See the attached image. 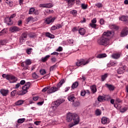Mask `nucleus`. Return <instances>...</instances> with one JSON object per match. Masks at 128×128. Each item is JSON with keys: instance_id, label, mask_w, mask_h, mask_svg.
Returning a JSON list of instances; mask_svg holds the SVG:
<instances>
[{"instance_id": "obj_6", "label": "nucleus", "mask_w": 128, "mask_h": 128, "mask_svg": "<svg viewBox=\"0 0 128 128\" xmlns=\"http://www.w3.org/2000/svg\"><path fill=\"white\" fill-rule=\"evenodd\" d=\"M90 59L88 60H84L82 59L80 60H78L76 62V64L78 66H86V64H88L90 63Z\"/></svg>"}, {"instance_id": "obj_25", "label": "nucleus", "mask_w": 128, "mask_h": 128, "mask_svg": "<svg viewBox=\"0 0 128 128\" xmlns=\"http://www.w3.org/2000/svg\"><path fill=\"white\" fill-rule=\"evenodd\" d=\"M109 90H114V86L112 84H106Z\"/></svg>"}, {"instance_id": "obj_4", "label": "nucleus", "mask_w": 128, "mask_h": 128, "mask_svg": "<svg viewBox=\"0 0 128 128\" xmlns=\"http://www.w3.org/2000/svg\"><path fill=\"white\" fill-rule=\"evenodd\" d=\"M97 42L100 46H106L110 44V40L103 36L98 40Z\"/></svg>"}, {"instance_id": "obj_3", "label": "nucleus", "mask_w": 128, "mask_h": 128, "mask_svg": "<svg viewBox=\"0 0 128 128\" xmlns=\"http://www.w3.org/2000/svg\"><path fill=\"white\" fill-rule=\"evenodd\" d=\"M2 76L3 78H6L8 80L10 84H14V82H18V78L12 74H3Z\"/></svg>"}, {"instance_id": "obj_64", "label": "nucleus", "mask_w": 128, "mask_h": 128, "mask_svg": "<svg viewBox=\"0 0 128 128\" xmlns=\"http://www.w3.org/2000/svg\"><path fill=\"white\" fill-rule=\"evenodd\" d=\"M68 42L69 44H74V40L72 39L69 40Z\"/></svg>"}, {"instance_id": "obj_31", "label": "nucleus", "mask_w": 128, "mask_h": 128, "mask_svg": "<svg viewBox=\"0 0 128 128\" xmlns=\"http://www.w3.org/2000/svg\"><path fill=\"white\" fill-rule=\"evenodd\" d=\"M95 114L96 116H100V114H102V110L100 109H96L95 110Z\"/></svg>"}, {"instance_id": "obj_2", "label": "nucleus", "mask_w": 128, "mask_h": 128, "mask_svg": "<svg viewBox=\"0 0 128 128\" xmlns=\"http://www.w3.org/2000/svg\"><path fill=\"white\" fill-rule=\"evenodd\" d=\"M66 82L64 79H62L60 82L56 84V87L52 86L49 90H48V94H52L58 92L60 90V86Z\"/></svg>"}, {"instance_id": "obj_27", "label": "nucleus", "mask_w": 128, "mask_h": 128, "mask_svg": "<svg viewBox=\"0 0 128 128\" xmlns=\"http://www.w3.org/2000/svg\"><path fill=\"white\" fill-rule=\"evenodd\" d=\"M46 36L48 38H54V36L52 34H51L50 32H46Z\"/></svg>"}, {"instance_id": "obj_45", "label": "nucleus", "mask_w": 128, "mask_h": 128, "mask_svg": "<svg viewBox=\"0 0 128 128\" xmlns=\"http://www.w3.org/2000/svg\"><path fill=\"white\" fill-rule=\"evenodd\" d=\"M40 72L42 76H44V74H46V70H44V69L40 70Z\"/></svg>"}, {"instance_id": "obj_46", "label": "nucleus", "mask_w": 128, "mask_h": 128, "mask_svg": "<svg viewBox=\"0 0 128 128\" xmlns=\"http://www.w3.org/2000/svg\"><path fill=\"white\" fill-rule=\"evenodd\" d=\"M81 8H82V10H86L88 8V4H81Z\"/></svg>"}, {"instance_id": "obj_13", "label": "nucleus", "mask_w": 128, "mask_h": 128, "mask_svg": "<svg viewBox=\"0 0 128 128\" xmlns=\"http://www.w3.org/2000/svg\"><path fill=\"white\" fill-rule=\"evenodd\" d=\"M0 93L3 96H6L8 94V90H6L4 88L1 89L0 90Z\"/></svg>"}, {"instance_id": "obj_51", "label": "nucleus", "mask_w": 128, "mask_h": 128, "mask_svg": "<svg viewBox=\"0 0 128 128\" xmlns=\"http://www.w3.org/2000/svg\"><path fill=\"white\" fill-rule=\"evenodd\" d=\"M34 12V8H30L28 12L29 14H32Z\"/></svg>"}, {"instance_id": "obj_50", "label": "nucleus", "mask_w": 128, "mask_h": 128, "mask_svg": "<svg viewBox=\"0 0 128 128\" xmlns=\"http://www.w3.org/2000/svg\"><path fill=\"white\" fill-rule=\"evenodd\" d=\"M51 108H52L53 112H56V109L58 108V107L53 104L52 106H51Z\"/></svg>"}, {"instance_id": "obj_35", "label": "nucleus", "mask_w": 128, "mask_h": 128, "mask_svg": "<svg viewBox=\"0 0 128 128\" xmlns=\"http://www.w3.org/2000/svg\"><path fill=\"white\" fill-rule=\"evenodd\" d=\"M109 28H111V30H117L118 28V26H116L115 24L110 25Z\"/></svg>"}, {"instance_id": "obj_49", "label": "nucleus", "mask_w": 128, "mask_h": 128, "mask_svg": "<svg viewBox=\"0 0 128 128\" xmlns=\"http://www.w3.org/2000/svg\"><path fill=\"white\" fill-rule=\"evenodd\" d=\"M70 14H72V16H76L78 12L76 10H73L70 12Z\"/></svg>"}, {"instance_id": "obj_30", "label": "nucleus", "mask_w": 128, "mask_h": 128, "mask_svg": "<svg viewBox=\"0 0 128 128\" xmlns=\"http://www.w3.org/2000/svg\"><path fill=\"white\" fill-rule=\"evenodd\" d=\"M26 22H27V24H28L30 22H36V20L32 17H29L26 19Z\"/></svg>"}, {"instance_id": "obj_23", "label": "nucleus", "mask_w": 128, "mask_h": 128, "mask_svg": "<svg viewBox=\"0 0 128 128\" xmlns=\"http://www.w3.org/2000/svg\"><path fill=\"white\" fill-rule=\"evenodd\" d=\"M50 57V56L47 55L45 57L42 58H41V60L42 62H46V60H48Z\"/></svg>"}, {"instance_id": "obj_34", "label": "nucleus", "mask_w": 128, "mask_h": 128, "mask_svg": "<svg viewBox=\"0 0 128 128\" xmlns=\"http://www.w3.org/2000/svg\"><path fill=\"white\" fill-rule=\"evenodd\" d=\"M8 32V30L6 29H4L0 32V36H4Z\"/></svg>"}, {"instance_id": "obj_11", "label": "nucleus", "mask_w": 128, "mask_h": 128, "mask_svg": "<svg viewBox=\"0 0 128 128\" xmlns=\"http://www.w3.org/2000/svg\"><path fill=\"white\" fill-rule=\"evenodd\" d=\"M9 30L11 32H18L20 30V28L16 26H13L9 28Z\"/></svg>"}, {"instance_id": "obj_7", "label": "nucleus", "mask_w": 128, "mask_h": 128, "mask_svg": "<svg viewBox=\"0 0 128 128\" xmlns=\"http://www.w3.org/2000/svg\"><path fill=\"white\" fill-rule=\"evenodd\" d=\"M64 102V99L59 98L56 100L55 102H54L52 104L56 106L57 108H58V106H60V104H62V102Z\"/></svg>"}, {"instance_id": "obj_17", "label": "nucleus", "mask_w": 128, "mask_h": 128, "mask_svg": "<svg viewBox=\"0 0 128 128\" xmlns=\"http://www.w3.org/2000/svg\"><path fill=\"white\" fill-rule=\"evenodd\" d=\"M120 20H122L126 24H128V16H123L122 17L119 18Z\"/></svg>"}, {"instance_id": "obj_16", "label": "nucleus", "mask_w": 128, "mask_h": 128, "mask_svg": "<svg viewBox=\"0 0 128 128\" xmlns=\"http://www.w3.org/2000/svg\"><path fill=\"white\" fill-rule=\"evenodd\" d=\"M112 58H114V60H118L120 58V53H114L111 56Z\"/></svg>"}, {"instance_id": "obj_42", "label": "nucleus", "mask_w": 128, "mask_h": 128, "mask_svg": "<svg viewBox=\"0 0 128 128\" xmlns=\"http://www.w3.org/2000/svg\"><path fill=\"white\" fill-rule=\"evenodd\" d=\"M106 100V97L103 96H99L98 97V102H104Z\"/></svg>"}, {"instance_id": "obj_29", "label": "nucleus", "mask_w": 128, "mask_h": 128, "mask_svg": "<svg viewBox=\"0 0 128 128\" xmlns=\"http://www.w3.org/2000/svg\"><path fill=\"white\" fill-rule=\"evenodd\" d=\"M77 86H78V82H76L72 84V88L73 90L74 88H76Z\"/></svg>"}, {"instance_id": "obj_39", "label": "nucleus", "mask_w": 128, "mask_h": 128, "mask_svg": "<svg viewBox=\"0 0 128 128\" xmlns=\"http://www.w3.org/2000/svg\"><path fill=\"white\" fill-rule=\"evenodd\" d=\"M80 106V102L78 101H76L73 103V106L75 108H78V106Z\"/></svg>"}, {"instance_id": "obj_18", "label": "nucleus", "mask_w": 128, "mask_h": 128, "mask_svg": "<svg viewBox=\"0 0 128 128\" xmlns=\"http://www.w3.org/2000/svg\"><path fill=\"white\" fill-rule=\"evenodd\" d=\"M4 22L7 24L8 26H12V20L9 17H6L4 18Z\"/></svg>"}, {"instance_id": "obj_19", "label": "nucleus", "mask_w": 128, "mask_h": 128, "mask_svg": "<svg viewBox=\"0 0 128 128\" xmlns=\"http://www.w3.org/2000/svg\"><path fill=\"white\" fill-rule=\"evenodd\" d=\"M40 6L41 8H52V4H40Z\"/></svg>"}, {"instance_id": "obj_40", "label": "nucleus", "mask_w": 128, "mask_h": 128, "mask_svg": "<svg viewBox=\"0 0 128 128\" xmlns=\"http://www.w3.org/2000/svg\"><path fill=\"white\" fill-rule=\"evenodd\" d=\"M24 62L26 66H30V64H32V61L30 59L26 60Z\"/></svg>"}, {"instance_id": "obj_48", "label": "nucleus", "mask_w": 128, "mask_h": 128, "mask_svg": "<svg viewBox=\"0 0 128 128\" xmlns=\"http://www.w3.org/2000/svg\"><path fill=\"white\" fill-rule=\"evenodd\" d=\"M90 28H92L96 29V24L90 23Z\"/></svg>"}, {"instance_id": "obj_20", "label": "nucleus", "mask_w": 128, "mask_h": 128, "mask_svg": "<svg viewBox=\"0 0 128 128\" xmlns=\"http://www.w3.org/2000/svg\"><path fill=\"white\" fill-rule=\"evenodd\" d=\"M122 101L120 99L116 98L115 100V103L114 104V108H118V104H122Z\"/></svg>"}, {"instance_id": "obj_21", "label": "nucleus", "mask_w": 128, "mask_h": 128, "mask_svg": "<svg viewBox=\"0 0 128 128\" xmlns=\"http://www.w3.org/2000/svg\"><path fill=\"white\" fill-rule=\"evenodd\" d=\"M116 64H118L116 62L110 61L108 64H107V66H108V68L110 66H116Z\"/></svg>"}, {"instance_id": "obj_9", "label": "nucleus", "mask_w": 128, "mask_h": 128, "mask_svg": "<svg viewBox=\"0 0 128 128\" xmlns=\"http://www.w3.org/2000/svg\"><path fill=\"white\" fill-rule=\"evenodd\" d=\"M127 34H128V27H125L121 32L120 36H121V38H124L126 36Z\"/></svg>"}, {"instance_id": "obj_12", "label": "nucleus", "mask_w": 128, "mask_h": 128, "mask_svg": "<svg viewBox=\"0 0 128 128\" xmlns=\"http://www.w3.org/2000/svg\"><path fill=\"white\" fill-rule=\"evenodd\" d=\"M114 36V32L112 31H108L107 32H104L103 34V36H110L112 38Z\"/></svg>"}, {"instance_id": "obj_59", "label": "nucleus", "mask_w": 128, "mask_h": 128, "mask_svg": "<svg viewBox=\"0 0 128 128\" xmlns=\"http://www.w3.org/2000/svg\"><path fill=\"white\" fill-rule=\"evenodd\" d=\"M62 46H59L58 49L56 50V52H62Z\"/></svg>"}, {"instance_id": "obj_54", "label": "nucleus", "mask_w": 128, "mask_h": 128, "mask_svg": "<svg viewBox=\"0 0 128 128\" xmlns=\"http://www.w3.org/2000/svg\"><path fill=\"white\" fill-rule=\"evenodd\" d=\"M16 90H13L11 92V96H16Z\"/></svg>"}, {"instance_id": "obj_36", "label": "nucleus", "mask_w": 128, "mask_h": 128, "mask_svg": "<svg viewBox=\"0 0 128 128\" xmlns=\"http://www.w3.org/2000/svg\"><path fill=\"white\" fill-rule=\"evenodd\" d=\"M26 121V118H19L17 120V122L18 124H24V122Z\"/></svg>"}, {"instance_id": "obj_15", "label": "nucleus", "mask_w": 128, "mask_h": 128, "mask_svg": "<svg viewBox=\"0 0 128 128\" xmlns=\"http://www.w3.org/2000/svg\"><path fill=\"white\" fill-rule=\"evenodd\" d=\"M110 122V119L106 117H102L101 119V122L102 124H109Z\"/></svg>"}, {"instance_id": "obj_38", "label": "nucleus", "mask_w": 128, "mask_h": 128, "mask_svg": "<svg viewBox=\"0 0 128 128\" xmlns=\"http://www.w3.org/2000/svg\"><path fill=\"white\" fill-rule=\"evenodd\" d=\"M97 58H106V54H102L98 55Z\"/></svg>"}, {"instance_id": "obj_57", "label": "nucleus", "mask_w": 128, "mask_h": 128, "mask_svg": "<svg viewBox=\"0 0 128 128\" xmlns=\"http://www.w3.org/2000/svg\"><path fill=\"white\" fill-rule=\"evenodd\" d=\"M91 24H96V18H93V20H92Z\"/></svg>"}, {"instance_id": "obj_28", "label": "nucleus", "mask_w": 128, "mask_h": 128, "mask_svg": "<svg viewBox=\"0 0 128 128\" xmlns=\"http://www.w3.org/2000/svg\"><path fill=\"white\" fill-rule=\"evenodd\" d=\"M69 6H72L74 4V0H66Z\"/></svg>"}, {"instance_id": "obj_14", "label": "nucleus", "mask_w": 128, "mask_h": 128, "mask_svg": "<svg viewBox=\"0 0 128 128\" xmlns=\"http://www.w3.org/2000/svg\"><path fill=\"white\" fill-rule=\"evenodd\" d=\"M126 66H123L122 67H120L118 70V74H124L126 68Z\"/></svg>"}, {"instance_id": "obj_5", "label": "nucleus", "mask_w": 128, "mask_h": 128, "mask_svg": "<svg viewBox=\"0 0 128 128\" xmlns=\"http://www.w3.org/2000/svg\"><path fill=\"white\" fill-rule=\"evenodd\" d=\"M30 82H26L25 85L22 86V90L18 92V94H19V96H24V94H26L28 92V90L30 88Z\"/></svg>"}, {"instance_id": "obj_22", "label": "nucleus", "mask_w": 128, "mask_h": 128, "mask_svg": "<svg viewBox=\"0 0 128 128\" xmlns=\"http://www.w3.org/2000/svg\"><path fill=\"white\" fill-rule=\"evenodd\" d=\"M68 100L69 102H74L76 100V97H74V95H70L68 97Z\"/></svg>"}, {"instance_id": "obj_41", "label": "nucleus", "mask_w": 128, "mask_h": 128, "mask_svg": "<svg viewBox=\"0 0 128 128\" xmlns=\"http://www.w3.org/2000/svg\"><path fill=\"white\" fill-rule=\"evenodd\" d=\"M29 38H36V34L34 33H30L29 34Z\"/></svg>"}, {"instance_id": "obj_56", "label": "nucleus", "mask_w": 128, "mask_h": 128, "mask_svg": "<svg viewBox=\"0 0 128 128\" xmlns=\"http://www.w3.org/2000/svg\"><path fill=\"white\" fill-rule=\"evenodd\" d=\"M40 121H36L35 122H34V124L36 126H40Z\"/></svg>"}, {"instance_id": "obj_62", "label": "nucleus", "mask_w": 128, "mask_h": 128, "mask_svg": "<svg viewBox=\"0 0 128 128\" xmlns=\"http://www.w3.org/2000/svg\"><path fill=\"white\" fill-rule=\"evenodd\" d=\"M51 56H58V52H53L51 54Z\"/></svg>"}, {"instance_id": "obj_24", "label": "nucleus", "mask_w": 128, "mask_h": 128, "mask_svg": "<svg viewBox=\"0 0 128 128\" xmlns=\"http://www.w3.org/2000/svg\"><path fill=\"white\" fill-rule=\"evenodd\" d=\"M79 34H81V36H84L86 34V30L84 28H80L79 30Z\"/></svg>"}, {"instance_id": "obj_43", "label": "nucleus", "mask_w": 128, "mask_h": 128, "mask_svg": "<svg viewBox=\"0 0 128 128\" xmlns=\"http://www.w3.org/2000/svg\"><path fill=\"white\" fill-rule=\"evenodd\" d=\"M126 110H128V107H124L120 109V112H126Z\"/></svg>"}, {"instance_id": "obj_32", "label": "nucleus", "mask_w": 128, "mask_h": 128, "mask_svg": "<svg viewBox=\"0 0 128 128\" xmlns=\"http://www.w3.org/2000/svg\"><path fill=\"white\" fill-rule=\"evenodd\" d=\"M90 90L93 94H94V92H96V86L93 85L91 86Z\"/></svg>"}, {"instance_id": "obj_10", "label": "nucleus", "mask_w": 128, "mask_h": 128, "mask_svg": "<svg viewBox=\"0 0 128 128\" xmlns=\"http://www.w3.org/2000/svg\"><path fill=\"white\" fill-rule=\"evenodd\" d=\"M56 18H52V16L48 17L46 18L45 20V23L47 24H52V22H54Z\"/></svg>"}, {"instance_id": "obj_58", "label": "nucleus", "mask_w": 128, "mask_h": 128, "mask_svg": "<svg viewBox=\"0 0 128 128\" xmlns=\"http://www.w3.org/2000/svg\"><path fill=\"white\" fill-rule=\"evenodd\" d=\"M6 44V40H0V44H1L2 46H4Z\"/></svg>"}, {"instance_id": "obj_26", "label": "nucleus", "mask_w": 128, "mask_h": 128, "mask_svg": "<svg viewBox=\"0 0 128 128\" xmlns=\"http://www.w3.org/2000/svg\"><path fill=\"white\" fill-rule=\"evenodd\" d=\"M24 102V100H18L15 102V104L16 106H22Z\"/></svg>"}, {"instance_id": "obj_33", "label": "nucleus", "mask_w": 128, "mask_h": 128, "mask_svg": "<svg viewBox=\"0 0 128 128\" xmlns=\"http://www.w3.org/2000/svg\"><path fill=\"white\" fill-rule=\"evenodd\" d=\"M26 52L27 54H30L32 52V48H28L26 49Z\"/></svg>"}, {"instance_id": "obj_60", "label": "nucleus", "mask_w": 128, "mask_h": 128, "mask_svg": "<svg viewBox=\"0 0 128 128\" xmlns=\"http://www.w3.org/2000/svg\"><path fill=\"white\" fill-rule=\"evenodd\" d=\"M56 28L57 30H58V28H62V24H56Z\"/></svg>"}, {"instance_id": "obj_52", "label": "nucleus", "mask_w": 128, "mask_h": 128, "mask_svg": "<svg viewBox=\"0 0 128 128\" xmlns=\"http://www.w3.org/2000/svg\"><path fill=\"white\" fill-rule=\"evenodd\" d=\"M56 65L54 64L52 66L50 67V71L52 72L54 70H56Z\"/></svg>"}, {"instance_id": "obj_55", "label": "nucleus", "mask_w": 128, "mask_h": 128, "mask_svg": "<svg viewBox=\"0 0 128 128\" xmlns=\"http://www.w3.org/2000/svg\"><path fill=\"white\" fill-rule=\"evenodd\" d=\"M100 24L101 25H102L104 24V19L101 18L100 20Z\"/></svg>"}, {"instance_id": "obj_53", "label": "nucleus", "mask_w": 128, "mask_h": 128, "mask_svg": "<svg viewBox=\"0 0 128 128\" xmlns=\"http://www.w3.org/2000/svg\"><path fill=\"white\" fill-rule=\"evenodd\" d=\"M86 92L84 90H82L80 92V94L82 96H86Z\"/></svg>"}, {"instance_id": "obj_47", "label": "nucleus", "mask_w": 128, "mask_h": 128, "mask_svg": "<svg viewBox=\"0 0 128 128\" xmlns=\"http://www.w3.org/2000/svg\"><path fill=\"white\" fill-rule=\"evenodd\" d=\"M95 6L98 8H102V4L100 2L96 3Z\"/></svg>"}, {"instance_id": "obj_44", "label": "nucleus", "mask_w": 128, "mask_h": 128, "mask_svg": "<svg viewBox=\"0 0 128 128\" xmlns=\"http://www.w3.org/2000/svg\"><path fill=\"white\" fill-rule=\"evenodd\" d=\"M32 78H34V80H36L37 78H38V74H36V72H34L32 74Z\"/></svg>"}, {"instance_id": "obj_8", "label": "nucleus", "mask_w": 128, "mask_h": 128, "mask_svg": "<svg viewBox=\"0 0 128 128\" xmlns=\"http://www.w3.org/2000/svg\"><path fill=\"white\" fill-rule=\"evenodd\" d=\"M26 38H28V33H23L20 38V44H22L24 42L26 41Z\"/></svg>"}, {"instance_id": "obj_37", "label": "nucleus", "mask_w": 128, "mask_h": 128, "mask_svg": "<svg viewBox=\"0 0 128 128\" xmlns=\"http://www.w3.org/2000/svg\"><path fill=\"white\" fill-rule=\"evenodd\" d=\"M108 74H105L104 75L102 76L101 78H102V82H104L106 80V78H108Z\"/></svg>"}, {"instance_id": "obj_61", "label": "nucleus", "mask_w": 128, "mask_h": 128, "mask_svg": "<svg viewBox=\"0 0 128 128\" xmlns=\"http://www.w3.org/2000/svg\"><path fill=\"white\" fill-rule=\"evenodd\" d=\"M58 30L56 25L53 26L52 27H51L52 30Z\"/></svg>"}, {"instance_id": "obj_1", "label": "nucleus", "mask_w": 128, "mask_h": 128, "mask_svg": "<svg viewBox=\"0 0 128 128\" xmlns=\"http://www.w3.org/2000/svg\"><path fill=\"white\" fill-rule=\"evenodd\" d=\"M72 120L75 124H78L80 122V116L76 113H68L67 115V122H72Z\"/></svg>"}, {"instance_id": "obj_63", "label": "nucleus", "mask_w": 128, "mask_h": 128, "mask_svg": "<svg viewBox=\"0 0 128 128\" xmlns=\"http://www.w3.org/2000/svg\"><path fill=\"white\" fill-rule=\"evenodd\" d=\"M44 101L40 102H38L37 103V104H38V106H42V104H44Z\"/></svg>"}]
</instances>
